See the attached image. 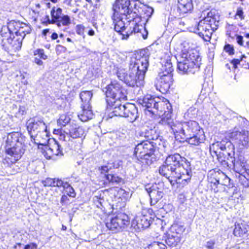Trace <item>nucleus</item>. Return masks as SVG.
<instances>
[{"mask_svg": "<svg viewBox=\"0 0 249 249\" xmlns=\"http://www.w3.org/2000/svg\"><path fill=\"white\" fill-rule=\"evenodd\" d=\"M5 157L2 163L11 167L18 162L23 156L26 148L25 138L18 132H12L7 134L4 144Z\"/></svg>", "mask_w": 249, "mask_h": 249, "instance_id": "4", "label": "nucleus"}, {"mask_svg": "<svg viewBox=\"0 0 249 249\" xmlns=\"http://www.w3.org/2000/svg\"><path fill=\"white\" fill-rule=\"evenodd\" d=\"M185 141L191 146H198L204 143L206 137L203 127L199 123L195 120H189L183 122Z\"/></svg>", "mask_w": 249, "mask_h": 249, "instance_id": "7", "label": "nucleus"}, {"mask_svg": "<svg viewBox=\"0 0 249 249\" xmlns=\"http://www.w3.org/2000/svg\"><path fill=\"white\" fill-rule=\"evenodd\" d=\"M133 225L138 230H143L149 227L150 220L145 215L136 216L132 221Z\"/></svg>", "mask_w": 249, "mask_h": 249, "instance_id": "33", "label": "nucleus"}, {"mask_svg": "<svg viewBox=\"0 0 249 249\" xmlns=\"http://www.w3.org/2000/svg\"><path fill=\"white\" fill-rule=\"evenodd\" d=\"M76 34L80 36L84 35L85 27L83 24H77L75 28Z\"/></svg>", "mask_w": 249, "mask_h": 249, "instance_id": "56", "label": "nucleus"}, {"mask_svg": "<svg viewBox=\"0 0 249 249\" xmlns=\"http://www.w3.org/2000/svg\"><path fill=\"white\" fill-rule=\"evenodd\" d=\"M185 229L183 225L176 221L171 225L166 232L184 241L185 239Z\"/></svg>", "mask_w": 249, "mask_h": 249, "instance_id": "25", "label": "nucleus"}, {"mask_svg": "<svg viewBox=\"0 0 249 249\" xmlns=\"http://www.w3.org/2000/svg\"><path fill=\"white\" fill-rule=\"evenodd\" d=\"M60 203L62 206H67L70 203L69 196L68 195L63 194L60 198Z\"/></svg>", "mask_w": 249, "mask_h": 249, "instance_id": "55", "label": "nucleus"}, {"mask_svg": "<svg viewBox=\"0 0 249 249\" xmlns=\"http://www.w3.org/2000/svg\"><path fill=\"white\" fill-rule=\"evenodd\" d=\"M235 36L237 43L240 46H244V40L243 39V37L242 36L237 35Z\"/></svg>", "mask_w": 249, "mask_h": 249, "instance_id": "58", "label": "nucleus"}, {"mask_svg": "<svg viewBox=\"0 0 249 249\" xmlns=\"http://www.w3.org/2000/svg\"><path fill=\"white\" fill-rule=\"evenodd\" d=\"M136 9L138 11L137 13L140 18V21L137 22L135 19L132 21L130 26L128 25L127 26V33L125 34V37L128 38L133 34L141 33L142 31L143 30L144 33H142V36L144 39H145L147 37L148 32L142 23V19L144 18L147 20L150 18L153 14V9L150 6L143 5L142 7H139L138 6L136 7Z\"/></svg>", "mask_w": 249, "mask_h": 249, "instance_id": "9", "label": "nucleus"}, {"mask_svg": "<svg viewBox=\"0 0 249 249\" xmlns=\"http://www.w3.org/2000/svg\"><path fill=\"white\" fill-rule=\"evenodd\" d=\"M145 137L148 141H151L150 142L153 143V145L155 146L159 147L160 145H163L161 138L155 129V127L154 128L147 130L145 132Z\"/></svg>", "mask_w": 249, "mask_h": 249, "instance_id": "29", "label": "nucleus"}, {"mask_svg": "<svg viewBox=\"0 0 249 249\" xmlns=\"http://www.w3.org/2000/svg\"><path fill=\"white\" fill-rule=\"evenodd\" d=\"M167 124L170 126L174 135L175 138L180 142H184L185 141L186 133L183 122H173V120L169 121V123H165L163 125Z\"/></svg>", "mask_w": 249, "mask_h": 249, "instance_id": "18", "label": "nucleus"}, {"mask_svg": "<svg viewBox=\"0 0 249 249\" xmlns=\"http://www.w3.org/2000/svg\"><path fill=\"white\" fill-rule=\"evenodd\" d=\"M114 190L112 188L106 189L100 192L98 195L95 196L93 197V204L98 208L100 209L103 213H106V210L103 205L104 201V196L112 194Z\"/></svg>", "mask_w": 249, "mask_h": 249, "instance_id": "27", "label": "nucleus"}, {"mask_svg": "<svg viewBox=\"0 0 249 249\" xmlns=\"http://www.w3.org/2000/svg\"><path fill=\"white\" fill-rule=\"evenodd\" d=\"M141 104L151 114L161 117L159 125H163L171 120L172 106L165 98L146 95L143 98Z\"/></svg>", "mask_w": 249, "mask_h": 249, "instance_id": "5", "label": "nucleus"}, {"mask_svg": "<svg viewBox=\"0 0 249 249\" xmlns=\"http://www.w3.org/2000/svg\"><path fill=\"white\" fill-rule=\"evenodd\" d=\"M156 148L148 141H143L138 143L134 148L133 155L141 163L144 165L151 164L155 158Z\"/></svg>", "mask_w": 249, "mask_h": 249, "instance_id": "10", "label": "nucleus"}, {"mask_svg": "<svg viewBox=\"0 0 249 249\" xmlns=\"http://www.w3.org/2000/svg\"><path fill=\"white\" fill-rule=\"evenodd\" d=\"M233 168L234 171L240 175V178L242 176L245 177L243 174L247 172L245 162L240 160H237L233 163Z\"/></svg>", "mask_w": 249, "mask_h": 249, "instance_id": "39", "label": "nucleus"}, {"mask_svg": "<svg viewBox=\"0 0 249 249\" xmlns=\"http://www.w3.org/2000/svg\"><path fill=\"white\" fill-rule=\"evenodd\" d=\"M60 187H63L64 193L65 195L69 196V197L74 198L76 196V193L73 188L70 185V184L67 181L62 180V182L59 184Z\"/></svg>", "mask_w": 249, "mask_h": 249, "instance_id": "37", "label": "nucleus"}, {"mask_svg": "<svg viewBox=\"0 0 249 249\" xmlns=\"http://www.w3.org/2000/svg\"><path fill=\"white\" fill-rule=\"evenodd\" d=\"M145 190L150 198L151 206L156 205L164 195V185L163 182L155 183L150 187L146 186Z\"/></svg>", "mask_w": 249, "mask_h": 249, "instance_id": "15", "label": "nucleus"}, {"mask_svg": "<svg viewBox=\"0 0 249 249\" xmlns=\"http://www.w3.org/2000/svg\"><path fill=\"white\" fill-rule=\"evenodd\" d=\"M221 180L220 181V185L226 186L228 188H230L233 187L231 184V178H229L223 172L221 173Z\"/></svg>", "mask_w": 249, "mask_h": 249, "instance_id": "47", "label": "nucleus"}, {"mask_svg": "<svg viewBox=\"0 0 249 249\" xmlns=\"http://www.w3.org/2000/svg\"><path fill=\"white\" fill-rule=\"evenodd\" d=\"M249 228L247 222L240 219L235 222L233 234L236 237H242L247 233Z\"/></svg>", "mask_w": 249, "mask_h": 249, "instance_id": "30", "label": "nucleus"}, {"mask_svg": "<svg viewBox=\"0 0 249 249\" xmlns=\"http://www.w3.org/2000/svg\"><path fill=\"white\" fill-rule=\"evenodd\" d=\"M124 112V114L123 117L127 118L130 122H133L138 117L137 108L133 104H125Z\"/></svg>", "mask_w": 249, "mask_h": 249, "instance_id": "28", "label": "nucleus"}, {"mask_svg": "<svg viewBox=\"0 0 249 249\" xmlns=\"http://www.w3.org/2000/svg\"><path fill=\"white\" fill-rule=\"evenodd\" d=\"M33 53L34 56L33 62L38 66H43V61H45L48 58V56L45 53L44 49L37 48L35 50Z\"/></svg>", "mask_w": 249, "mask_h": 249, "instance_id": "31", "label": "nucleus"}, {"mask_svg": "<svg viewBox=\"0 0 249 249\" xmlns=\"http://www.w3.org/2000/svg\"><path fill=\"white\" fill-rule=\"evenodd\" d=\"M119 102H116L112 107H109L107 105V109L112 113V116L123 117L124 114V105H122Z\"/></svg>", "mask_w": 249, "mask_h": 249, "instance_id": "35", "label": "nucleus"}, {"mask_svg": "<svg viewBox=\"0 0 249 249\" xmlns=\"http://www.w3.org/2000/svg\"><path fill=\"white\" fill-rule=\"evenodd\" d=\"M55 51L57 55H60L65 53L67 51L66 47L58 44L56 46Z\"/></svg>", "mask_w": 249, "mask_h": 249, "instance_id": "57", "label": "nucleus"}, {"mask_svg": "<svg viewBox=\"0 0 249 249\" xmlns=\"http://www.w3.org/2000/svg\"><path fill=\"white\" fill-rule=\"evenodd\" d=\"M114 190L111 195H113L115 205L117 209L122 210L126 205V203L130 198V195L129 192L124 189L117 187H112Z\"/></svg>", "mask_w": 249, "mask_h": 249, "instance_id": "17", "label": "nucleus"}, {"mask_svg": "<svg viewBox=\"0 0 249 249\" xmlns=\"http://www.w3.org/2000/svg\"><path fill=\"white\" fill-rule=\"evenodd\" d=\"M235 29V26L232 24H227L226 35L229 38L232 40L234 39L235 36L237 35L236 34V31Z\"/></svg>", "mask_w": 249, "mask_h": 249, "instance_id": "43", "label": "nucleus"}, {"mask_svg": "<svg viewBox=\"0 0 249 249\" xmlns=\"http://www.w3.org/2000/svg\"><path fill=\"white\" fill-rule=\"evenodd\" d=\"M62 179L58 178H47L45 181L46 184L45 186H51V187H60L57 184H61Z\"/></svg>", "mask_w": 249, "mask_h": 249, "instance_id": "49", "label": "nucleus"}, {"mask_svg": "<svg viewBox=\"0 0 249 249\" xmlns=\"http://www.w3.org/2000/svg\"><path fill=\"white\" fill-rule=\"evenodd\" d=\"M145 249H167V247L162 242L154 241L148 245Z\"/></svg>", "mask_w": 249, "mask_h": 249, "instance_id": "48", "label": "nucleus"}, {"mask_svg": "<svg viewBox=\"0 0 249 249\" xmlns=\"http://www.w3.org/2000/svg\"><path fill=\"white\" fill-rule=\"evenodd\" d=\"M210 183V186L211 187V190L213 193H216L219 191H220V189H219V185H220V182H215L213 181L209 182Z\"/></svg>", "mask_w": 249, "mask_h": 249, "instance_id": "53", "label": "nucleus"}, {"mask_svg": "<svg viewBox=\"0 0 249 249\" xmlns=\"http://www.w3.org/2000/svg\"><path fill=\"white\" fill-rule=\"evenodd\" d=\"M229 138L241 148H248L249 146V131L245 129H238L236 127L229 133Z\"/></svg>", "mask_w": 249, "mask_h": 249, "instance_id": "14", "label": "nucleus"}, {"mask_svg": "<svg viewBox=\"0 0 249 249\" xmlns=\"http://www.w3.org/2000/svg\"><path fill=\"white\" fill-rule=\"evenodd\" d=\"M203 18L212 28L213 31H215L217 30L219 24L220 16L215 10H211Z\"/></svg>", "mask_w": 249, "mask_h": 249, "instance_id": "26", "label": "nucleus"}, {"mask_svg": "<svg viewBox=\"0 0 249 249\" xmlns=\"http://www.w3.org/2000/svg\"><path fill=\"white\" fill-rule=\"evenodd\" d=\"M32 30L29 24L19 20H12L1 27L0 38L1 46L5 50L17 52L21 50L26 35Z\"/></svg>", "mask_w": 249, "mask_h": 249, "instance_id": "2", "label": "nucleus"}, {"mask_svg": "<svg viewBox=\"0 0 249 249\" xmlns=\"http://www.w3.org/2000/svg\"><path fill=\"white\" fill-rule=\"evenodd\" d=\"M58 34L56 33H53L51 36V38L52 40H55L58 38Z\"/></svg>", "mask_w": 249, "mask_h": 249, "instance_id": "63", "label": "nucleus"}, {"mask_svg": "<svg viewBox=\"0 0 249 249\" xmlns=\"http://www.w3.org/2000/svg\"><path fill=\"white\" fill-rule=\"evenodd\" d=\"M69 116L66 114H62L59 116L57 121V124L60 127L65 126L70 121Z\"/></svg>", "mask_w": 249, "mask_h": 249, "instance_id": "45", "label": "nucleus"}, {"mask_svg": "<svg viewBox=\"0 0 249 249\" xmlns=\"http://www.w3.org/2000/svg\"><path fill=\"white\" fill-rule=\"evenodd\" d=\"M138 3L130 0H115L112 4L113 13L111 19L115 31L122 36V39H127L125 34L128 25L130 26L134 19L140 21V18L136 11Z\"/></svg>", "mask_w": 249, "mask_h": 249, "instance_id": "1", "label": "nucleus"}, {"mask_svg": "<svg viewBox=\"0 0 249 249\" xmlns=\"http://www.w3.org/2000/svg\"><path fill=\"white\" fill-rule=\"evenodd\" d=\"M124 81L129 86L139 87L143 86L144 79L142 76L139 75L137 72L131 69L128 73L125 75Z\"/></svg>", "mask_w": 249, "mask_h": 249, "instance_id": "23", "label": "nucleus"}, {"mask_svg": "<svg viewBox=\"0 0 249 249\" xmlns=\"http://www.w3.org/2000/svg\"><path fill=\"white\" fill-rule=\"evenodd\" d=\"M51 18L48 15L43 18L41 23L44 25L56 24L57 27H68L71 23L70 16L63 14L62 8L58 5L52 7L50 11Z\"/></svg>", "mask_w": 249, "mask_h": 249, "instance_id": "11", "label": "nucleus"}, {"mask_svg": "<svg viewBox=\"0 0 249 249\" xmlns=\"http://www.w3.org/2000/svg\"><path fill=\"white\" fill-rule=\"evenodd\" d=\"M194 9L193 0H177V11L180 16L192 14Z\"/></svg>", "mask_w": 249, "mask_h": 249, "instance_id": "22", "label": "nucleus"}, {"mask_svg": "<svg viewBox=\"0 0 249 249\" xmlns=\"http://www.w3.org/2000/svg\"><path fill=\"white\" fill-rule=\"evenodd\" d=\"M164 240L166 246L173 249H176L179 247L183 243V241L176 238V237L165 232L164 233Z\"/></svg>", "mask_w": 249, "mask_h": 249, "instance_id": "32", "label": "nucleus"}, {"mask_svg": "<svg viewBox=\"0 0 249 249\" xmlns=\"http://www.w3.org/2000/svg\"><path fill=\"white\" fill-rule=\"evenodd\" d=\"M92 93L91 91L84 90L80 93V97L81 100L82 105H90V102L92 97Z\"/></svg>", "mask_w": 249, "mask_h": 249, "instance_id": "40", "label": "nucleus"}, {"mask_svg": "<svg viewBox=\"0 0 249 249\" xmlns=\"http://www.w3.org/2000/svg\"><path fill=\"white\" fill-rule=\"evenodd\" d=\"M88 34L90 36H93L95 34V32L93 30L90 29L88 31Z\"/></svg>", "mask_w": 249, "mask_h": 249, "instance_id": "64", "label": "nucleus"}, {"mask_svg": "<svg viewBox=\"0 0 249 249\" xmlns=\"http://www.w3.org/2000/svg\"><path fill=\"white\" fill-rule=\"evenodd\" d=\"M106 104L112 107L116 102L127 100V89L118 81L112 80L104 88Z\"/></svg>", "mask_w": 249, "mask_h": 249, "instance_id": "8", "label": "nucleus"}, {"mask_svg": "<svg viewBox=\"0 0 249 249\" xmlns=\"http://www.w3.org/2000/svg\"><path fill=\"white\" fill-rule=\"evenodd\" d=\"M245 16L244 15V12L243 10V8L241 7H238L237 9L236 12L234 15L235 19H240L241 20H242L244 19Z\"/></svg>", "mask_w": 249, "mask_h": 249, "instance_id": "54", "label": "nucleus"}, {"mask_svg": "<svg viewBox=\"0 0 249 249\" xmlns=\"http://www.w3.org/2000/svg\"><path fill=\"white\" fill-rule=\"evenodd\" d=\"M129 224V217L127 214L123 212L116 213L105 222L107 229L114 232L123 231Z\"/></svg>", "mask_w": 249, "mask_h": 249, "instance_id": "12", "label": "nucleus"}, {"mask_svg": "<svg viewBox=\"0 0 249 249\" xmlns=\"http://www.w3.org/2000/svg\"><path fill=\"white\" fill-rule=\"evenodd\" d=\"M110 167L107 165H103L98 167L100 174L103 175L105 179L103 183V187H107L109 184H123L125 183L124 179L116 173H109Z\"/></svg>", "mask_w": 249, "mask_h": 249, "instance_id": "13", "label": "nucleus"}, {"mask_svg": "<svg viewBox=\"0 0 249 249\" xmlns=\"http://www.w3.org/2000/svg\"><path fill=\"white\" fill-rule=\"evenodd\" d=\"M197 30L198 35L202 38L204 41L210 42L212 38L213 31L212 28L203 18L197 24Z\"/></svg>", "mask_w": 249, "mask_h": 249, "instance_id": "19", "label": "nucleus"}, {"mask_svg": "<svg viewBox=\"0 0 249 249\" xmlns=\"http://www.w3.org/2000/svg\"><path fill=\"white\" fill-rule=\"evenodd\" d=\"M218 146L219 143L218 142H216L215 143H213L212 145L210 146V151H213L214 153L216 154V151L214 149V146Z\"/></svg>", "mask_w": 249, "mask_h": 249, "instance_id": "60", "label": "nucleus"}, {"mask_svg": "<svg viewBox=\"0 0 249 249\" xmlns=\"http://www.w3.org/2000/svg\"><path fill=\"white\" fill-rule=\"evenodd\" d=\"M26 127L28 133L31 137H33V135L36 137L44 136L46 137L45 139V141H47L49 140L47 126L43 121H38L35 122L34 121L29 122L27 124Z\"/></svg>", "mask_w": 249, "mask_h": 249, "instance_id": "16", "label": "nucleus"}, {"mask_svg": "<svg viewBox=\"0 0 249 249\" xmlns=\"http://www.w3.org/2000/svg\"><path fill=\"white\" fill-rule=\"evenodd\" d=\"M221 173H222V171L220 170L217 171H215V170L210 171L208 176V181H213L215 182H220L221 177Z\"/></svg>", "mask_w": 249, "mask_h": 249, "instance_id": "41", "label": "nucleus"}, {"mask_svg": "<svg viewBox=\"0 0 249 249\" xmlns=\"http://www.w3.org/2000/svg\"><path fill=\"white\" fill-rule=\"evenodd\" d=\"M53 133L58 137V139L60 140L65 141L66 135H68V133H66L61 128L58 129H54L53 130Z\"/></svg>", "mask_w": 249, "mask_h": 249, "instance_id": "50", "label": "nucleus"}, {"mask_svg": "<svg viewBox=\"0 0 249 249\" xmlns=\"http://www.w3.org/2000/svg\"><path fill=\"white\" fill-rule=\"evenodd\" d=\"M159 78L156 85V88L162 94H166L169 91L173 84V75L159 74Z\"/></svg>", "mask_w": 249, "mask_h": 249, "instance_id": "20", "label": "nucleus"}, {"mask_svg": "<svg viewBox=\"0 0 249 249\" xmlns=\"http://www.w3.org/2000/svg\"><path fill=\"white\" fill-rule=\"evenodd\" d=\"M82 111L78 115L79 118L82 122H86L89 120L91 119L93 116V113L91 110L90 105H81Z\"/></svg>", "mask_w": 249, "mask_h": 249, "instance_id": "34", "label": "nucleus"}, {"mask_svg": "<svg viewBox=\"0 0 249 249\" xmlns=\"http://www.w3.org/2000/svg\"><path fill=\"white\" fill-rule=\"evenodd\" d=\"M84 133L85 131L82 127L76 125L72 127L68 133L69 141H72L73 139L82 138Z\"/></svg>", "mask_w": 249, "mask_h": 249, "instance_id": "36", "label": "nucleus"}, {"mask_svg": "<svg viewBox=\"0 0 249 249\" xmlns=\"http://www.w3.org/2000/svg\"><path fill=\"white\" fill-rule=\"evenodd\" d=\"M49 145L54 156L63 155L62 148L57 141H54L53 143H50Z\"/></svg>", "mask_w": 249, "mask_h": 249, "instance_id": "42", "label": "nucleus"}, {"mask_svg": "<svg viewBox=\"0 0 249 249\" xmlns=\"http://www.w3.org/2000/svg\"><path fill=\"white\" fill-rule=\"evenodd\" d=\"M241 60V58L240 59L233 58L230 60L229 63L226 64V67L230 71H235L237 69Z\"/></svg>", "mask_w": 249, "mask_h": 249, "instance_id": "44", "label": "nucleus"}, {"mask_svg": "<svg viewBox=\"0 0 249 249\" xmlns=\"http://www.w3.org/2000/svg\"><path fill=\"white\" fill-rule=\"evenodd\" d=\"M148 65V60L147 56L145 55L141 56L136 58L132 70L137 72L139 75L142 76L144 79Z\"/></svg>", "mask_w": 249, "mask_h": 249, "instance_id": "21", "label": "nucleus"}, {"mask_svg": "<svg viewBox=\"0 0 249 249\" xmlns=\"http://www.w3.org/2000/svg\"><path fill=\"white\" fill-rule=\"evenodd\" d=\"M182 60L178 63V69L182 73L194 74L199 71L201 58L196 49H184L180 54Z\"/></svg>", "mask_w": 249, "mask_h": 249, "instance_id": "6", "label": "nucleus"}, {"mask_svg": "<svg viewBox=\"0 0 249 249\" xmlns=\"http://www.w3.org/2000/svg\"><path fill=\"white\" fill-rule=\"evenodd\" d=\"M50 30L49 29H45L42 31V36H46L48 33H49Z\"/></svg>", "mask_w": 249, "mask_h": 249, "instance_id": "62", "label": "nucleus"}, {"mask_svg": "<svg viewBox=\"0 0 249 249\" xmlns=\"http://www.w3.org/2000/svg\"><path fill=\"white\" fill-rule=\"evenodd\" d=\"M172 55L170 53H166L161 58L162 67L159 74L173 75V67L171 62Z\"/></svg>", "mask_w": 249, "mask_h": 249, "instance_id": "24", "label": "nucleus"}, {"mask_svg": "<svg viewBox=\"0 0 249 249\" xmlns=\"http://www.w3.org/2000/svg\"><path fill=\"white\" fill-rule=\"evenodd\" d=\"M170 170L169 166H167L166 164H165V161L164 162V164L161 165L159 169V172L160 175L165 177L168 178V173Z\"/></svg>", "mask_w": 249, "mask_h": 249, "instance_id": "51", "label": "nucleus"}, {"mask_svg": "<svg viewBox=\"0 0 249 249\" xmlns=\"http://www.w3.org/2000/svg\"><path fill=\"white\" fill-rule=\"evenodd\" d=\"M215 242L213 240H210L207 242L206 247L207 249H213Z\"/></svg>", "mask_w": 249, "mask_h": 249, "instance_id": "59", "label": "nucleus"}, {"mask_svg": "<svg viewBox=\"0 0 249 249\" xmlns=\"http://www.w3.org/2000/svg\"><path fill=\"white\" fill-rule=\"evenodd\" d=\"M171 172L168 179L172 186L179 191L190 182L192 171L190 162L178 153L168 155L165 160Z\"/></svg>", "mask_w": 249, "mask_h": 249, "instance_id": "3", "label": "nucleus"}, {"mask_svg": "<svg viewBox=\"0 0 249 249\" xmlns=\"http://www.w3.org/2000/svg\"><path fill=\"white\" fill-rule=\"evenodd\" d=\"M38 149L47 160H50L54 156L49 144L39 143Z\"/></svg>", "mask_w": 249, "mask_h": 249, "instance_id": "38", "label": "nucleus"}, {"mask_svg": "<svg viewBox=\"0 0 249 249\" xmlns=\"http://www.w3.org/2000/svg\"><path fill=\"white\" fill-rule=\"evenodd\" d=\"M245 39H249V33L246 34L244 35ZM247 48H249V41H246V45L245 46Z\"/></svg>", "mask_w": 249, "mask_h": 249, "instance_id": "61", "label": "nucleus"}, {"mask_svg": "<svg viewBox=\"0 0 249 249\" xmlns=\"http://www.w3.org/2000/svg\"><path fill=\"white\" fill-rule=\"evenodd\" d=\"M37 245L36 243L32 242L25 245L20 243H16L13 247V249H37Z\"/></svg>", "mask_w": 249, "mask_h": 249, "instance_id": "46", "label": "nucleus"}, {"mask_svg": "<svg viewBox=\"0 0 249 249\" xmlns=\"http://www.w3.org/2000/svg\"><path fill=\"white\" fill-rule=\"evenodd\" d=\"M223 50L229 55H232L234 54V48L232 45L226 43L224 46Z\"/></svg>", "mask_w": 249, "mask_h": 249, "instance_id": "52", "label": "nucleus"}]
</instances>
